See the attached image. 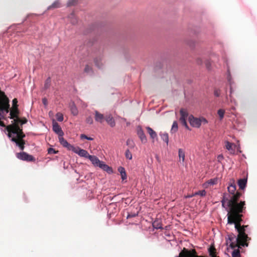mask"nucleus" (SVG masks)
<instances>
[{
    "label": "nucleus",
    "mask_w": 257,
    "mask_h": 257,
    "mask_svg": "<svg viewBox=\"0 0 257 257\" xmlns=\"http://www.w3.org/2000/svg\"><path fill=\"white\" fill-rule=\"evenodd\" d=\"M227 190L230 195L224 194L221 200L222 206L224 207L226 203V206L229 208L227 213V223L234 224V227L238 234L237 237L232 233L228 234V237L226 238V244L231 248H234L237 246L239 241H241L242 242L241 245L247 246L248 244L244 241H246L248 237L245 233V231L248 226L245 225L241 227L240 224L242 216L240 213L243 211L245 202H237L238 198L241 196V193L236 192V186L234 184H230L228 186Z\"/></svg>",
    "instance_id": "1"
},
{
    "label": "nucleus",
    "mask_w": 257,
    "mask_h": 257,
    "mask_svg": "<svg viewBox=\"0 0 257 257\" xmlns=\"http://www.w3.org/2000/svg\"><path fill=\"white\" fill-rule=\"evenodd\" d=\"M13 105L14 109L10 112V118L12 119V124L7 127V130L8 132V137L11 139L12 142L16 143V145L20 150L24 149L25 142L23 138L25 135L23 134L22 130L19 124L21 125L27 122V119L24 118L21 119L17 115L18 109L17 103V99L15 98L13 100Z\"/></svg>",
    "instance_id": "2"
},
{
    "label": "nucleus",
    "mask_w": 257,
    "mask_h": 257,
    "mask_svg": "<svg viewBox=\"0 0 257 257\" xmlns=\"http://www.w3.org/2000/svg\"><path fill=\"white\" fill-rule=\"evenodd\" d=\"M88 159H89L94 166L99 167L108 174H112L113 173L112 168L105 164L103 161H100L96 156L90 155Z\"/></svg>",
    "instance_id": "3"
},
{
    "label": "nucleus",
    "mask_w": 257,
    "mask_h": 257,
    "mask_svg": "<svg viewBox=\"0 0 257 257\" xmlns=\"http://www.w3.org/2000/svg\"><path fill=\"white\" fill-rule=\"evenodd\" d=\"M16 156L19 159L23 161L32 162L35 160V158L33 156L29 155L28 154L24 152L17 153L16 154Z\"/></svg>",
    "instance_id": "4"
},
{
    "label": "nucleus",
    "mask_w": 257,
    "mask_h": 257,
    "mask_svg": "<svg viewBox=\"0 0 257 257\" xmlns=\"http://www.w3.org/2000/svg\"><path fill=\"white\" fill-rule=\"evenodd\" d=\"M188 120L190 125L194 127H199L201 124V120L199 118L194 117L193 115H191L188 117Z\"/></svg>",
    "instance_id": "5"
},
{
    "label": "nucleus",
    "mask_w": 257,
    "mask_h": 257,
    "mask_svg": "<svg viewBox=\"0 0 257 257\" xmlns=\"http://www.w3.org/2000/svg\"><path fill=\"white\" fill-rule=\"evenodd\" d=\"M74 153L78 155L80 157L88 158L90 155L86 150L81 149L78 147H74L72 151Z\"/></svg>",
    "instance_id": "6"
},
{
    "label": "nucleus",
    "mask_w": 257,
    "mask_h": 257,
    "mask_svg": "<svg viewBox=\"0 0 257 257\" xmlns=\"http://www.w3.org/2000/svg\"><path fill=\"white\" fill-rule=\"evenodd\" d=\"M0 99L3 98L0 97ZM10 105L6 104L3 103L2 101L0 100V118L3 117L4 115L9 112V109Z\"/></svg>",
    "instance_id": "7"
},
{
    "label": "nucleus",
    "mask_w": 257,
    "mask_h": 257,
    "mask_svg": "<svg viewBox=\"0 0 257 257\" xmlns=\"http://www.w3.org/2000/svg\"><path fill=\"white\" fill-rule=\"evenodd\" d=\"M52 128L53 131L57 134L59 137L63 136L64 135V133L62 131L61 127L55 120H53L52 122Z\"/></svg>",
    "instance_id": "8"
},
{
    "label": "nucleus",
    "mask_w": 257,
    "mask_h": 257,
    "mask_svg": "<svg viewBox=\"0 0 257 257\" xmlns=\"http://www.w3.org/2000/svg\"><path fill=\"white\" fill-rule=\"evenodd\" d=\"M59 141L61 145L66 148L69 151H72L73 149H74L75 147L69 144L68 142L63 138V136L59 137Z\"/></svg>",
    "instance_id": "9"
},
{
    "label": "nucleus",
    "mask_w": 257,
    "mask_h": 257,
    "mask_svg": "<svg viewBox=\"0 0 257 257\" xmlns=\"http://www.w3.org/2000/svg\"><path fill=\"white\" fill-rule=\"evenodd\" d=\"M137 135L143 143L145 144L147 142L146 136L140 126L137 127Z\"/></svg>",
    "instance_id": "10"
},
{
    "label": "nucleus",
    "mask_w": 257,
    "mask_h": 257,
    "mask_svg": "<svg viewBox=\"0 0 257 257\" xmlns=\"http://www.w3.org/2000/svg\"><path fill=\"white\" fill-rule=\"evenodd\" d=\"M227 80L228 82V84L229 85L230 87V95L229 96L231 98V94L234 92L233 89V85L234 84V82L232 80V78L230 75V72L229 70L227 71Z\"/></svg>",
    "instance_id": "11"
},
{
    "label": "nucleus",
    "mask_w": 257,
    "mask_h": 257,
    "mask_svg": "<svg viewBox=\"0 0 257 257\" xmlns=\"http://www.w3.org/2000/svg\"><path fill=\"white\" fill-rule=\"evenodd\" d=\"M105 120L107 123L111 126L113 127L115 125V120L111 114L106 115L105 117Z\"/></svg>",
    "instance_id": "12"
},
{
    "label": "nucleus",
    "mask_w": 257,
    "mask_h": 257,
    "mask_svg": "<svg viewBox=\"0 0 257 257\" xmlns=\"http://www.w3.org/2000/svg\"><path fill=\"white\" fill-rule=\"evenodd\" d=\"M94 113L95 121L100 123H102L104 118V115L102 114L99 113L97 110L95 111Z\"/></svg>",
    "instance_id": "13"
},
{
    "label": "nucleus",
    "mask_w": 257,
    "mask_h": 257,
    "mask_svg": "<svg viewBox=\"0 0 257 257\" xmlns=\"http://www.w3.org/2000/svg\"><path fill=\"white\" fill-rule=\"evenodd\" d=\"M218 181L217 178H214L208 180L206 183H205L203 185L204 187L205 188L208 187L209 186H213L216 184H217Z\"/></svg>",
    "instance_id": "14"
},
{
    "label": "nucleus",
    "mask_w": 257,
    "mask_h": 257,
    "mask_svg": "<svg viewBox=\"0 0 257 257\" xmlns=\"http://www.w3.org/2000/svg\"><path fill=\"white\" fill-rule=\"evenodd\" d=\"M178 157L179 159V161L183 164L185 161V152L182 149H178Z\"/></svg>",
    "instance_id": "15"
},
{
    "label": "nucleus",
    "mask_w": 257,
    "mask_h": 257,
    "mask_svg": "<svg viewBox=\"0 0 257 257\" xmlns=\"http://www.w3.org/2000/svg\"><path fill=\"white\" fill-rule=\"evenodd\" d=\"M61 4L59 0L55 1L51 5L47 8V10L60 8Z\"/></svg>",
    "instance_id": "16"
},
{
    "label": "nucleus",
    "mask_w": 257,
    "mask_h": 257,
    "mask_svg": "<svg viewBox=\"0 0 257 257\" xmlns=\"http://www.w3.org/2000/svg\"><path fill=\"white\" fill-rule=\"evenodd\" d=\"M247 183V179H241L238 181V185L240 189L243 190L246 186Z\"/></svg>",
    "instance_id": "17"
},
{
    "label": "nucleus",
    "mask_w": 257,
    "mask_h": 257,
    "mask_svg": "<svg viewBox=\"0 0 257 257\" xmlns=\"http://www.w3.org/2000/svg\"><path fill=\"white\" fill-rule=\"evenodd\" d=\"M159 135L161 137V139L164 141L166 144L168 145L169 143V136L168 134L164 132H160L159 133Z\"/></svg>",
    "instance_id": "18"
},
{
    "label": "nucleus",
    "mask_w": 257,
    "mask_h": 257,
    "mask_svg": "<svg viewBox=\"0 0 257 257\" xmlns=\"http://www.w3.org/2000/svg\"><path fill=\"white\" fill-rule=\"evenodd\" d=\"M146 129L148 131V134L150 135L151 138L153 139H157V133L150 127L147 126Z\"/></svg>",
    "instance_id": "19"
},
{
    "label": "nucleus",
    "mask_w": 257,
    "mask_h": 257,
    "mask_svg": "<svg viewBox=\"0 0 257 257\" xmlns=\"http://www.w3.org/2000/svg\"><path fill=\"white\" fill-rule=\"evenodd\" d=\"M70 108L71 113L73 114V115H77L78 114V109L77 108L76 106L75 105V103L73 102L70 103Z\"/></svg>",
    "instance_id": "20"
},
{
    "label": "nucleus",
    "mask_w": 257,
    "mask_h": 257,
    "mask_svg": "<svg viewBox=\"0 0 257 257\" xmlns=\"http://www.w3.org/2000/svg\"><path fill=\"white\" fill-rule=\"evenodd\" d=\"M95 65L98 68H101L103 65V60L102 58L99 57L97 58L94 60Z\"/></svg>",
    "instance_id": "21"
},
{
    "label": "nucleus",
    "mask_w": 257,
    "mask_h": 257,
    "mask_svg": "<svg viewBox=\"0 0 257 257\" xmlns=\"http://www.w3.org/2000/svg\"><path fill=\"white\" fill-rule=\"evenodd\" d=\"M180 114H181V117L180 118V119H186L188 116V111H187V110L182 108L180 109Z\"/></svg>",
    "instance_id": "22"
},
{
    "label": "nucleus",
    "mask_w": 257,
    "mask_h": 257,
    "mask_svg": "<svg viewBox=\"0 0 257 257\" xmlns=\"http://www.w3.org/2000/svg\"><path fill=\"white\" fill-rule=\"evenodd\" d=\"M118 171L120 174L122 180H125L126 179V174L124 168L122 167H119Z\"/></svg>",
    "instance_id": "23"
},
{
    "label": "nucleus",
    "mask_w": 257,
    "mask_h": 257,
    "mask_svg": "<svg viewBox=\"0 0 257 257\" xmlns=\"http://www.w3.org/2000/svg\"><path fill=\"white\" fill-rule=\"evenodd\" d=\"M152 225L153 227L155 229H162L163 228L161 221L158 219L155 220L153 222Z\"/></svg>",
    "instance_id": "24"
},
{
    "label": "nucleus",
    "mask_w": 257,
    "mask_h": 257,
    "mask_svg": "<svg viewBox=\"0 0 257 257\" xmlns=\"http://www.w3.org/2000/svg\"><path fill=\"white\" fill-rule=\"evenodd\" d=\"M68 19L69 20L70 22L73 25L77 23V19L75 16V15L73 13L71 14L68 16Z\"/></svg>",
    "instance_id": "25"
},
{
    "label": "nucleus",
    "mask_w": 257,
    "mask_h": 257,
    "mask_svg": "<svg viewBox=\"0 0 257 257\" xmlns=\"http://www.w3.org/2000/svg\"><path fill=\"white\" fill-rule=\"evenodd\" d=\"M178 131V124L176 121H174L172 125L171 133H174Z\"/></svg>",
    "instance_id": "26"
},
{
    "label": "nucleus",
    "mask_w": 257,
    "mask_h": 257,
    "mask_svg": "<svg viewBox=\"0 0 257 257\" xmlns=\"http://www.w3.org/2000/svg\"><path fill=\"white\" fill-rule=\"evenodd\" d=\"M240 251L238 249H234L232 252V257H240Z\"/></svg>",
    "instance_id": "27"
},
{
    "label": "nucleus",
    "mask_w": 257,
    "mask_h": 257,
    "mask_svg": "<svg viewBox=\"0 0 257 257\" xmlns=\"http://www.w3.org/2000/svg\"><path fill=\"white\" fill-rule=\"evenodd\" d=\"M224 113H225V111H224V110H223L222 109H220L217 111V113L219 116L220 120H221L223 118Z\"/></svg>",
    "instance_id": "28"
},
{
    "label": "nucleus",
    "mask_w": 257,
    "mask_h": 257,
    "mask_svg": "<svg viewBox=\"0 0 257 257\" xmlns=\"http://www.w3.org/2000/svg\"><path fill=\"white\" fill-rule=\"evenodd\" d=\"M125 157L128 160L132 159V154L129 150H126L125 152Z\"/></svg>",
    "instance_id": "29"
},
{
    "label": "nucleus",
    "mask_w": 257,
    "mask_h": 257,
    "mask_svg": "<svg viewBox=\"0 0 257 257\" xmlns=\"http://www.w3.org/2000/svg\"><path fill=\"white\" fill-rule=\"evenodd\" d=\"M57 120L59 121H62L63 120V115L61 113L58 112L56 114Z\"/></svg>",
    "instance_id": "30"
},
{
    "label": "nucleus",
    "mask_w": 257,
    "mask_h": 257,
    "mask_svg": "<svg viewBox=\"0 0 257 257\" xmlns=\"http://www.w3.org/2000/svg\"><path fill=\"white\" fill-rule=\"evenodd\" d=\"M50 84H51V79H50V78H48L45 81V85H44V88L45 89L48 88L50 86Z\"/></svg>",
    "instance_id": "31"
},
{
    "label": "nucleus",
    "mask_w": 257,
    "mask_h": 257,
    "mask_svg": "<svg viewBox=\"0 0 257 257\" xmlns=\"http://www.w3.org/2000/svg\"><path fill=\"white\" fill-rule=\"evenodd\" d=\"M196 195H200L201 196H204L206 195V191L205 190L197 191L195 193Z\"/></svg>",
    "instance_id": "32"
},
{
    "label": "nucleus",
    "mask_w": 257,
    "mask_h": 257,
    "mask_svg": "<svg viewBox=\"0 0 257 257\" xmlns=\"http://www.w3.org/2000/svg\"><path fill=\"white\" fill-rule=\"evenodd\" d=\"M80 138L81 139H86V140H89V141H92V140H93V139L92 138L88 137H87V136H86L84 134L81 135H80Z\"/></svg>",
    "instance_id": "33"
},
{
    "label": "nucleus",
    "mask_w": 257,
    "mask_h": 257,
    "mask_svg": "<svg viewBox=\"0 0 257 257\" xmlns=\"http://www.w3.org/2000/svg\"><path fill=\"white\" fill-rule=\"evenodd\" d=\"M77 0H69L67 2V6L69 7L72 5H74L77 3Z\"/></svg>",
    "instance_id": "34"
},
{
    "label": "nucleus",
    "mask_w": 257,
    "mask_h": 257,
    "mask_svg": "<svg viewBox=\"0 0 257 257\" xmlns=\"http://www.w3.org/2000/svg\"><path fill=\"white\" fill-rule=\"evenodd\" d=\"M84 71L86 73L89 74H91L92 73V69H91V68L89 66H86L85 69H84Z\"/></svg>",
    "instance_id": "35"
},
{
    "label": "nucleus",
    "mask_w": 257,
    "mask_h": 257,
    "mask_svg": "<svg viewBox=\"0 0 257 257\" xmlns=\"http://www.w3.org/2000/svg\"><path fill=\"white\" fill-rule=\"evenodd\" d=\"M226 149L230 151L232 150V144L227 142L226 143Z\"/></svg>",
    "instance_id": "36"
},
{
    "label": "nucleus",
    "mask_w": 257,
    "mask_h": 257,
    "mask_svg": "<svg viewBox=\"0 0 257 257\" xmlns=\"http://www.w3.org/2000/svg\"><path fill=\"white\" fill-rule=\"evenodd\" d=\"M48 153L49 154H57V151H56L54 149H53L52 148H50L48 149Z\"/></svg>",
    "instance_id": "37"
},
{
    "label": "nucleus",
    "mask_w": 257,
    "mask_h": 257,
    "mask_svg": "<svg viewBox=\"0 0 257 257\" xmlns=\"http://www.w3.org/2000/svg\"><path fill=\"white\" fill-rule=\"evenodd\" d=\"M86 122L89 124H92L93 122V118L91 116H89L86 118Z\"/></svg>",
    "instance_id": "38"
},
{
    "label": "nucleus",
    "mask_w": 257,
    "mask_h": 257,
    "mask_svg": "<svg viewBox=\"0 0 257 257\" xmlns=\"http://www.w3.org/2000/svg\"><path fill=\"white\" fill-rule=\"evenodd\" d=\"M181 123L186 128H188V126L187 125L186 119H180V120Z\"/></svg>",
    "instance_id": "39"
},
{
    "label": "nucleus",
    "mask_w": 257,
    "mask_h": 257,
    "mask_svg": "<svg viewBox=\"0 0 257 257\" xmlns=\"http://www.w3.org/2000/svg\"><path fill=\"white\" fill-rule=\"evenodd\" d=\"M223 159H224V157H223V155L221 154L219 155L217 157V161L219 163H220Z\"/></svg>",
    "instance_id": "40"
},
{
    "label": "nucleus",
    "mask_w": 257,
    "mask_h": 257,
    "mask_svg": "<svg viewBox=\"0 0 257 257\" xmlns=\"http://www.w3.org/2000/svg\"><path fill=\"white\" fill-rule=\"evenodd\" d=\"M214 95H215V96L218 97L220 95V90H215L214 91Z\"/></svg>",
    "instance_id": "41"
},
{
    "label": "nucleus",
    "mask_w": 257,
    "mask_h": 257,
    "mask_svg": "<svg viewBox=\"0 0 257 257\" xmlns=\"http://www.w3.org/2000/svg\"><path fill=\"white\" fill-rule=\"evenodd\" d=\"M200 118L201 120V123H207V120L205 118L202 117V118Z\"/></svg>",
    "instance_id": "42"
},
{
    "label": "nucleus",
    "mask_w": 257,
    "mask_h": 257,
    "mask_svg": "<svg viewBox=\"0 0 257 257\" xmlns=\"http://www.w3.org/2000/svg\"><path fill=\"white\" fill-rule=\"evenodd\" d=\"M137 215V214H128L127 216V218H130V217H135Z\"/></svg>",
    "instance_id": "43"
},
{
    "label": "nucleus",
    "mask_w": 257,
    "mask_h": 257,
    "mask_svg": "<svg viewBox=\"0 0 257 257\" xmlns=\"http://www.w3.org/2000/svg\"><path fill=\"white\" fill-rule=\"evenodd\" d=\"M196 196V195H195V193H193L192 194H190V195H187V196H185V198H191V197H193V196Z\"/></svg>",
    "instance_id": "44"
},
{
    "label": "nucleus",
    "mask_w": 257,
    "mask_h": 257,
    "mask_svg": "<svg viewBox=\"0 0 257 257\" xmlns=\"http://www.w3.org/2000/svg\"><path fill=\"white\" fill-rule=\"evenodd\" d=\"M42 101H43V103L44 105L46 106L47 104V99L46 98H43Z\"/></svg>",
    "instance_id": "45"
},
{
    "label": "nucleus",
    "mask_w": 257,
    "mask_h": 257,
    "mask_svg": "<svg viewBox=\"0 0 257 257\" xmlns=\"http://www.w3.org/2000/svg\"><path fill=\"white\" fill-rule=\"evenodd\" d=\"M130 142V140H128L127 141V142H126V144H127V145H128V142Z\"/></svg>",
    "instance_id": "46"
}]
</instances>
